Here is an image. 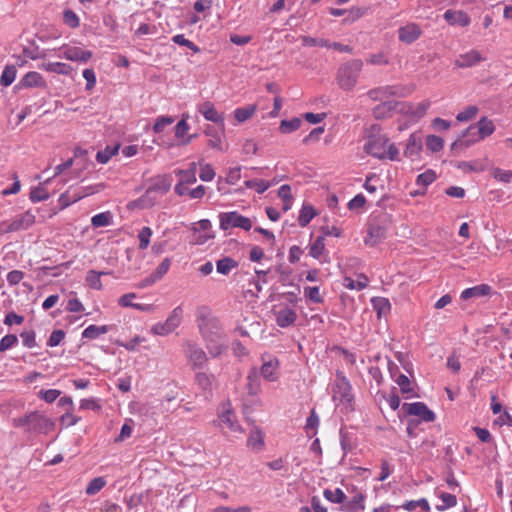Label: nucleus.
I'll return each instance as SVG.
<instances>
[{
	"label": "nucleus",
	"instance_id": "obj_1",
	"mask_svg": "<svg viewBox=\"0 0 512 512\" xmlns=\"http://www.w3.org/2000/svg\"><path fill=\"white\" fill-rule=\"evenodd\" d=\"M196 323L205 347L212 358L221 356L228 350V338L220 320L207 306L196 310Z\"/></svg>",
	"mask_w": 512,
	"mask_h": 512
},
{
	"label": "nucleus",
	"instance_id": "obj_2",
	"mask_svg": "<svg viewBox=\"0 0 512 512\" xmlns=\"http://www.w3.org/2000/svg\"><path fill=\"white\" fill-rule=\"evenodd\" d=\"M12 424L16 428H23L29 435L47 434L55 428V422L39 411L14 418Z\"/></svg>",
	"mask_w": 512,
	"mask_h": 512
},
{
	"label": "nucleus",
	"instance_id": "obj_3",
	"mask_svg": "<svg viewBox=\"0 0 512 512\" xmlns=\"http://www.w3.org/2000/svg\"><path fill=\"white\" fill-rule=\"evenodd\" d=\"M495 131V125L492 120L487 117H482L477 125L469 126L463 133L462 138L454 141L451 148L454 149L458 146L468 147L484 138L492 135Z\"/></svg>",
	"mask_w": 512,
	"mask_h": 512
},
{
	"label": "nucleus",
	"instance_id": "obj_4",
	"mask_svg": "<svg viewBox=\"0 0 512 512\" xmlns=\"http://www.w3.org/2000/svg\"><path fill=\"white\" fill-rule=\"evenodd\" d=\"M363 63L359 59L348 61L341 65L337 73V81L341 89L349 91L357 84Z\"/></svg>",
	"mask_w": 512,
	"mask_h": 512
},
{
	"label": "nucleus",
	"instance_id": "obj_5",
	"mask_svg": "<svg viewBox=\"0 0 512 512\" xmlns=\"http://www.w3.org/2000/svg\"><path fill=\"white\" fill-rule=\"evenodd\" d=\"M35 223V215L30 211L16 215L14 218L0 223L1 233H11L29 229Z\"/></svg>",
	"mask_w": 512,
	"mask_h": 512
},
{
	"label": "nucleus",
	"instance_id": "obj_6",
	"mask_svg": "<svg viewBox=\"0 0 512 512\" xmlns=\"http://www.w3.org/2000/svg\"><path fill=\"white\" fill-rule=\"evenodd\" d=\"M219 218L220 228L222 230L241 228L245 231H249L252 228V221L248 217L239 214L237 211L221 213Z\"/></svg>",
	"mask_w": 512,
	"mask_h": 512
},
{
	"label": "nucleus",
	"instance_id": "obj_7",
	"mask_svg": "<svg viewBox=\"0 0 512 512\" xmlns=\"http://www.w3.org/2000/svg\"><path fill=\"white\" fill-rule=\"evenodd\" d=\"M184 354L192 369H200L208 361L206 352L195 342L186 341L183 345Z\"/></svg>",
	"mask_w": 512,
	"mask_h": 512
},
{
	"label": "nucleus",
	"instance_id": "obj_8",
	"mask_svg": "<svg viewBox=\"0 0 512 512\" xmlns=\"http://www.w3.org/2000/svg\"><path fill=\"white\" fill-rule=\"evenodd\" d=\"M204 134L208 138V147L220 152H224L227 150L228 145L225 143V125H220L219 128L207 125L206 128L204 129Z\"/></svg>",
	"mask_w": 512,
	"mask_h": 512
},
{
	"label": "nucleus",
	"instance_id": "obj_9",
	"mask_svg": "<svg viewBox=\"0 0 512 512\" xmlns=\"http://www.w3.org/2000/svg\"><path fill=\"white\" fill-rule=\"evenodd\" d=\"M59 51L61 53L60 57H63L69 61H76L80 63L88 62L93 56V52L90 50H83L80 47L71 46L68 44L62 45L59 48Z\"/></svg>",
	"mask_w": 512,
	"mask_h": 512
},
{
	"label": "nucleus",
	"instance_id": "obj_10",
	"mask_svg": "<svg viewBox=\"0 0 512 512\" xmlns=\"http://www.w3.org/2000/svg\"><path fill=\"white\" fill-rule=\"evenodd\" d=\"M333 399L341 403H349L352 400L351 385L348 379L341 373L337 374L333 386Z\"/></svg>",
	"mask_w": 512,
	"mask_h": 512
},
{
	"label": "nucleus",
	"instance_id": "obj_11",
	"mask_svg": "<svg viewBox=\"0 0 512 512\" xmlns=\"http://www.w3.org/2000/svg\"><path fill=\"white\" fill-rule=\"evenodd\" d=\"M402 409L408 415L417 416L421 421L433 422L435 413L423 402L404 403Z\"/></svg>",
	"mask_w": 512,
	"mask_h": 512
},
{
	"label": "nucleus",
	"instance_id": "obj_12",
	"mask_svg": "<svg viewBox=\"0 0 512 512\" xmlns=\"http://www.w3.org/2000/svg\"><path fill=\"white\" fill-rule=\"evenodd\" d=\"M347 491L352 494L350 498L345 500L342 510L346 512H360L365 509L366 495L359 491L356 486L347 488Z\"/></svg>",
	"mask_w": 512,
	"mask_h": 512
},
{
	"label": "nucleus",
	"instance_id": "obj_13",
	"mask_svg": "<svg viewBox=\"0 0 512 512\" xmlns=\"http://www.w3.org/2000/svg\"><path fill=\"white\" fill-rule=\"evenodd\" d=\"M387 143L388 139L383 135L369 136L364 149L367 154L379 159H383L386 157Z\"/></svg>",
	"mask_w": 512,
	"mask_h": 512
},
{
	"label": "nucleus",
	"instance_id": "obj_14",
	"mask_svg": "<svg viewBox=\"0 0 512 512\" xmlns=\"http://www.w3.org/2000/svg\"><path fill=\"white\" fill-rule=\"evenodd\" d=\"M262 365L259 371V375L265 379L266 381L273 382L278 379L279 373V361L277 358L268 355V356H262Z\"/></svg>",
	"mask_w": 512,
	"mask_h": 512
},
{
	"label": "nucleus",
	"instance_id": "obj_15",
	"mask_svg": "<svg viewBox=\"0 0 512 512\" xmlns=\"http://www.w3.org/2000/svg\"><path fill=\"white\" fill-rule=\"evenodd\" d=\"M219 420L221 423L225 424L231 432H243V429L237 422L236 415L232 410L231 404L229 402L222 404L221 411L219 413Z\"/></svg>",
	"mask_w": 512,
	"mask_h": 512
},
{
	"label": "nucleus",
	"instance_id": "obj_16",
	"mask_svg": "<svg viewBox=\"0 0 512 512\" xmlns=\"http://www.w3.org/2000/svg\"><path fill=\"white\" fill-rule=\"evenodd\" d=\"M387 235V229L385 226L378 223H370L367 235L364 238V242L368 246H376L381 243Z\"/></svg>",
	"mask_w": 512,
	"mask_h": 512
},
{
	"label": "nucleus",
	"instance_id": "obj_17",
	"mask_svg": "<svg viewBox=\"0 0 512 512\" xmlns=\"http://www.w3.org/2000/svg\"><path fill=\"white\" fill-rule=\"evenodd\" d=\"M198 111L207 121L224 126V114L219 112L212 102L205 101L199 104Z\"/></svg>",
	"mask_w": 512,
	"mask_h": 512
},
{
	"label": "nucleus",
	"instance_id": "obj_18",
	"mask_svg": "<svg viewBox=\"0 0 512 512\" xmlns=\"http://www.w3.org/2000/svg\"><path fill=\"white\" fill-rule=\"evenodd\" d=\"M422 35L420 26L416 23H408L398 29V39L405 44H412Z\"/></svg>",
	"mask_w": 512,
	"mask_h": 512
},
{
	"label": "nucleus",
	"instance_id": "obj_19",
	"mask_svg": "<svg viewBox=\"0 0 512 512\" xmlns=\"http://www.w3.org/2000/svg\"><path fill=\"white\" fill-rule=\"evenodd\" d=\"M484 60L485 58L482 56V54L479 51L473 49L466 53L460 54L454 61V64L457 68H470Z\"/></svg>",
	"mask_w": 512,
	"mask_h": 512
},
{
	"label": "nucleus",
	"instance_id": "obj_20",
	"mask_svg": "<svg viewBox=\"0 0 512 512\" xmlns=\"http://www.w3.org/2000/svg\"><path fill=\"white\" fill-rule=\"evenodd\" d=\"M492 293V288L488 284H480L474 287L467 288L462 291L461 299L468 300L471 298H480L484 296H489Z\"/></svg>",
	"mask_w": 512,
	"mask_h": 512
},
{
	"label": "nucleus",
	"instance_id": "obj_21",
	"mask_svg": "<svg viewBox=\"0 0 512 512\" xmlns=\"http://www.w3.org/2000/svg\"><path fill=\"white\" fill-rule=\"evenodd\" d=\"M444 19L452 25H460L462 27H466L470 24L469 16L460 10H447L444 13Z\"/></svg>",
	"mask_w": 512,
	"mask_h": 512
},
{
	"label": "nucleus",
	"instance_id": "obj_22",
	"mask_svg": "<svg viewBox=\"0 0 512 512\" xmlns=\"http://www.w3.org/2000/svg\"><path fill=\"white\" fill-rule=\"evenodd\" d=\"M384 90L387 98L392 96L407 97L413 93V91L415 90V86L403 84L387 85L384 86Z\"/></svg>",
	"mask_w": 512,
	"mask_h": 512
},
{
	"label": "nucleus",
	"instance_id": "obj_23",
	"mask_svg": "<svg viewBox=\"0 0 512 512\" xmlns=\"http://www.w3.org/2000/svg\"><path fill=\"white\" fill-rule=\"evenodd\" d=\"M399 103L396 101H383L373 108V116L376 119H385L391 116L392 111Z\"/></svg>",
	"mask_w": 512,
	"mask_h": 512
},
{
	"label": "nucleus",
	"instance_id": "obj_24",
	"mask_svg": "<svg viewBox=\"0 0 512 512\" xmlns=\"http://www.w3.org/2000/svg\"><path fill=\"white\" fill-rule=\"evenodd\" d=\"M214 381L215 377L213 374H208L206 372H198L195 375V382L204 393L211 394Z\"/></svg>",
	"mask_w": 512,
	"mask_h": 512
},
{
	"label": "nucleus",
	"instance_id": "obj_25",
	"mask_svg": "<svg viewBox=\"0 0 512 512\" xmlns=\"http://www.w3.org/2000/svg\"><path fill=\"white\" fill-rule=\"evenodd\" d=\"M20 85L22 87H45L46 82L42 75L38 72L31 71L28 72L20 81Z\"/></svg>",
	"mask_w": 512,
	"mask_h": 512
},
{
	"label": "nucleus",
	"instance_id": "obj_26",
	"mask_svg": "<svg viewBox=\"0 0 512 512\" xmlns=\"http://www.w3.org/2000/svg\"><path fill=\"white\" fill-rule=\"evenodd\" d=\"M297 319L296 312L291 308H284L277 313L276 323L278 326L285 328L292 324Z\"/></svg>",
	"mask_w": 512,
	"mask_h": 512
},
{
	"label": "nucleus",
	"instance_id": "obj_27",
	"mask_svg": "<svg viewBox=\"0 0 512 512\" xmlns=\"http://www.w3.org/2000/svg\"><path fill=\"white\" fill-rule=\"evenodd\" d=\"M260 375L257 367H253L249 370L247 375V389L250 395H256L260 391Z\"/></svg>",
	"mask_w": 512,
	"mask_h": 512
},
{
	"label": "nucleus",
	"instance_id": "obj_28",
	"mask_svg": "<svg viewBox=\"0 0 512 512\" xmlns=\"http://www.w3.org/2000/svg\"><path fill=\"white\" fill-rule=\"evenodd\" d=\"M42 69L59 75H70L73 71L72 66L63 62H48L42 64Z\"/></svg>",
	"mask_w": 512,
	"mask_h": 512
},
{
	"label": "nucleus",
	"instance_id": "obj_29",
	"mask_svg": "<svg viewBox=\"0 0 512 512\" xmlns=\"http://www.w3.org/2000/svg\"><path fill=\"white\" fill-rule=\"evenodd\" d=\"M368 282V278L361 274L357 280H354L351 277H344L343 286L350 290L361 291L368 286Z\"/></svg>",
	"mask_w": 512,
	"mask_h": 512
},
{
	"label": "nucleus",
	"instance_id": "obj_30",
	"mask_svg": "<svg viewBox=\"0 0 512 512\" xmlns=\"http://www.w3.org/2000/svg\"><path fill=\"white\" fill-rule=\"evenodd\" d=\"M110 330H111V326H109V325H102V326L89 325L82 332V338L89 339V340L96 339L100 335L108 333Z\"/></svg>",
	"mask_w": 512,
	"mask_h": 512
},
{
	"label": "nucleus",
	"instance_id": "obj_31",
	"mask_svg": "<svg viewBox=\"0 0 512 512\" xmlns=\"http://www.w3.org/2000/svg\"><path fill=\"white\" fill-rule=\"evenodd\" d=\"M247 444L249 447L256 451L262 450L264 446V439L261 430L257 427L253 428L249 434Z\"/></svg>",
	"mask_w": 512,
	"mask_h": 512
},
{
	"label": "nucleus",
	"instance_id": "obj_32",
	"mask_svg": "<svg viewBox=\"0 0 512 512\" xmlns=\"http://www.w3.org/2000/svg\"><path fill=\"white\" fill-rule=\"evenodd\" d=\"M256 110L257 106L255 104H249L244 107H239L235 109L234 117L239 123H242L251 118Z\"/></svg>",
	"mask_w": 512,
	"mask_h": 512
},
{
	"label": "nucleus",
	"instance_id": "obj_33",
	"mask_svg": "<svg viewBox=\"0 0 512 512\" xmlns=\"http://www.w3.org/2000/svg\"><path fill=\"white\" fill-rule=\"evenodd\" d=\"M323 496L326 500L335 504H344L347 499L346 494L340 488H336L335 490L325 489Z\"/></svg>",
	"mask_w": 512,
	"mask_h": 512
},
{
	"label": "nucleus",
	"instance_id": "obj_34",
	"mask_svg": "<svg viewBox=\"0 0 512 512\" xmlns=\"http://www.w3.org/2000/svg\"><path fill=\"white\" fill-rule=\"evenodd\" d=\"M421 141L415 135H411L408 139L404 154L407 157L414 158L418 156L421 150Z\"/></svg>",
	"mask_w": 512,
	"mask_h": 512
},
{
	"label": "nucleus",
	"instance_id": "obj_35",
	"mask_svg": "<svg viewBox=\"0 0 512 512\" xmlns=\"http://www.w3.org/2000/svg\"><path fill=\"white\" fill-rule=\"evenodd\" d=\"M372 305L377 312L378 318L385 316L391 309L390 302L384 297H375L372 299Z\"/></svg>",
	"mask_w": 512,
	"mask_h": 512
},
{
	"label": "nucleus",
	"instance_id": "obj_36",
	"mask_svg": "<svg viewBox=\"0 0 512 512\" xmlns=\"http://www.w3.org/2000/svg\"><path fill=\"white\" fill-rule=\"evenodd\" d=\"M237 265V262L231 257H224L216 262V270L220 274L228 275Z\"/></svg>",
	"mask_w": 512,
	"mask_h": 512
},
{
	"label": "nucleus",
	"instance_id": "obj_37",
	"mask_svg": "<svg viewBox=\"0 0 512 512\" xmlns=\"http://www.w3.org/2000/svg\"><path fill=\"white\" fill-rule=\"evenodd\" d=\"M113 216L111 212L106 211L99 214L94 215L91 218V225L95 228L106 227L112 223Z\"/></svg>",
	"mask_w": 512,
	"mask_h": 512
},
{
	"label": "nucleus",
	"instance_id": "obj_38",
	"mask_svg": "<svg viewBox=\"0 0 512 512\" xmlns=\"http://www.w3.org/2000/svg\"><path fill=\"white\" fill-rule=\"evenodd\" d=\"M16 74V67L14 65H7L1 74L0 84L4 87L10 86L16 78Z\"/></svg>",
	"mask_w": 512,
	"mask_h": 512
},
{
	"label": "nucleus",
	"instance_id": "obj_39",
	"mask_svg": "<svg viewBox=\"0 0 512 512\" xmlns=\"http://www.w3.org/2000/svg\"><path fill=\"white\" fill-rule=\"evenodd\" d=\"M301 123L302 121L298 117H294L290 120H282L279 125V130L283 134H288L299 129Z\"/></svg>",
	"mask_w": 512,
	"mask_h": 512
},
{
	"label": "nucleus",
	"instance_id": "obj_40",
	"mask_svg": "<svg viewBox=\"0 0 512 512\" xmlns=\"http://www.w3.org/2000/svg\"><path fill=\"white\" fill-rule=\"evenodd\" d=\"M183 317V310L180 306L175 307L170 315L167 317L166 324L174 331L181 324Z\"/></svg>",
	"mask_w": 512,
	"mask_h": 512
},
{
	"label": "nucleus",
	"instance_id": "obj_41",
	"mask_svg": "<svg viewBox=\"0 0 512 512\" xmlns=\"http://www.w3.org/2000/svg\"><path fill=\"white\" fill-rule=\"evenodd\" d=\"M325 249L324 236H318L315 241L310 245L309 254L315 259H319Z\"/></svg>",
	"mask_w": 512,
	"mask_h": 512
},
{
	"label": "nucleus",
	"instance_id": "obj_42",
	"mask_svg": "<svg viewBox=\"0 0 512 512\" xmlns=\"http://www.w3.org/2000/svg\"><path fill=\"white\" fill-rule=\"evenodd\" d=\"M245 187L255 189L258 194L264 193L269 187L270 183L263 179H251L244 182Z\"/></svg>",
	"mask_w": 512,
	"mask_h": 512
},
{
	"label": "nucleus",
	"instance_id": "obj_43",
	"mask_svg": "<svg viewBox=\"0 0 512 512\" xmlns=\"http://www.w3.org/2000/svg\"><path fill=\"white\" fill-rule=\"evenodd\" d=\"M315 215L316 213L311 206H303L298 217L299 225L301 227L307 226Z\"/></svg>",
	"mask_w": 512,
	"mask_h": 512
},
{
	"label": "nucleus",
	"instance_id": "obj_44",
	"mask_svg": "<svg viewBox=\"0 0 512 512\" xmlns=\"http://www.w3.org/2000/svg\"><path fill=\"white\" fill-rule=\"evenodd\" d=\"M101 273L96 270H89L86 274V282L88 286L95 290L102 289Z\"/></svg>",
	"mask_w": 512,
	"mask_h": 512
},
{
	"label": "nucleus",
	"instance_id": "obj_45",
	"mask_svg": "<svg viewBox=\"0 0 512 512\" xmlns=\"http://www.w3.org/2000/svg\"><path fill=\"white\" fill-rule=\"evenodd\" d=\"M106 485V480L103 477L93 478L86 487L87 495H95L97 494L104 486Z\"/></svg>",
	"mask_w": 512,
	"mask_h": 512
},
{
	"label": "nucleus",
	"instance_id": "obj_46",
	"mask_svg": "<svg viewBox=\"0 0 512 512\" xmlns=\"http://www.w3.org/2000/svg\"><path fill=\"white\" fill-rule=\"evenodd\" d=\"M366 12V9L360 7H351L346 9L345 18L343 19L344 24L353 23L361 18Z\"/></svg>",
	"mask_w": 512,
	"mask_h": 512
},
{
	"label": "nucleus",
	"instance_id": "obj_47",
	"mask_svg": "<svg viewBox=\"0 0 512 512\" xmlns=\"http://www.w3.org/2000/svg\"><path fill=\"white\" fill-rule=\"evenodd\" d=\"M444 140L436 135H429L426 138V147L431 152H438L443 149Z\"/></svg>",
	"mask_w": 512,
	"mask_h": 512
},
{
	"label": "nucleus",
	"instance_id": "obj_48",
	"mask_svg": "<svg viewBox=\"0 0 512 512\" xmlns=\"http://www.w3.org/2000/svg\"><path fill=\"white\" fill-rule=\"evenodd\" d=\"M436 178V173L433 170L428 169L417 176L416 184L427 187L428 185L433 183L436 180Z\"/></svg>",
	"mask_w": 512,
	"mask_h": 512
},
{
	"label": "nucleus",
	"instance_id": "obj_49",
	"mask_svg": "<svg viewBox=\"0 0 512 512\" xmlns=\"http://www.w3.org/2000/svg\"><path fill=\"white\" fill-rule=\"evenodd\" d=\"M175 121V118L172 117V116H159L156 121H155V124L153 126V131L155 133H161L164 131V129L173 124Z\"/></svg>",
	"mask_w": 512,
	"mask_h": 512
},
{
	"label": "nucleus",
	"instance_id": "obj_50",
	"mask_svg": "<svg viewBox=\"0 0 512 512\" xmlns=\"http://www.w3.org/2000/svg\"><path fill=\"white\" fill-rule=\"evenodd\" d=\"M302 45L303 46H320V47H330V41L323 39V38H313L310 36H302L301 37Z\"/></svg>",
	"mask_w": 512,
	"mask_h": 512
},
{
	"label": "nucleus",
	"instance_id": "obj_51",
	"mask_svg": "<svg viewBox=\"0 0 512 512\" xmlns=\"http://www.w3.org/2000/svg\"><path fill=\"white\" fill-rule=\"evenodd\" d=\"M340 445L344 455L350 452L354 447L352 436L343 429L340 430Z\"/></svg>",
	"mask_w": 512,
	"mask_h": 512
},
{
	"label": "nucleus",
	"instance_id": "obj_52",
	"mask_svg": "<svg viewBox=\"0 0 512 512\" xmlns=\"http://www.w3.org/2000/svg\"><path fill=\"white\" fill-rule=\"evenodd\" d=\"M494 179L502 183H510L512 181V171L493 168L491 172Z\"/></svg>",
	"mask_w": 512,
	"mask_h": 512
},
{
	"label": "nucleus",
	"instance_id": "obj_53",
	"mask_svg": "<svg viewBox=\"0 0 512 512\" xmlns=\"http://www.w3.org/2000/svg\"><path fill=\"white\" fill-rule=\"evenodd\" d=\"M175 174H176V176L179 177L178 183H180V184L189 185V184H194L197 181L196 175H194V172H189L187 170L178 169V170H175Z\"/></svg>",
	"mask_w": 512,
	"mask_h": 512
},
{
	"label": "nucleus",
	"instance_id": "obj_54",
	"mask_svg": "<svg viewBox=\"0 0 512 512\" xmlns=\"http://www.w3.org/2000/svg\"><path fill=\"white\" fill-rule=\"evenodd\" d=\"M151 236H152L151 228L143 227L140 230V232L138 234V239H139V248L141 250H145L149 246Z\"/></svg>",
	"mask_w": 512,
	"mask_h": 512
},
{
	"label": "nucleus",
	"instance_id": "obj_55",
	"mask_svg": "<svg viewBox=\"0 0 512 512\" xmlns=\"http://www.w3.org/2000/svg\"><path fill=\"white\" fill-rule=\"evenodd\" d=\"M172 41L180 46H185L192 50L194 53H199L200 48L196 46L192 41L186 39L183 34H177L172 37Z\"/></svg>",
	"mask_w": 512,
	"mask_h": 512
},
{
	"label": "nucleus",
	"instance_id": "obj_56",
	"mask_svg": "<svg viewBox=\"0 0 512 512\" xmlns=\"http://www.w3.org/2000/svg\"><path fill=\"white\" fill-rule=\"evenodd\" d=\"M48 198H49V193L42 186L35 187L30 192V200L33 203L40 202V201H45Z\"/></svg>",
	"mask_w": 512,
	"mask_h": 512
},
{
	"label": "nucleus",
	"instance_id": "obj_57",
	"mask_svg": "<svg viewBox=\"0 0 512 512\" xmlns=\"http://www.w3.org/2000/svg\"><path fill=\"white\" fill-rule=\"evenodd\" d=\"M63 21L71 28H77L80 24L79 17L74 11L70 9H67L63 12Z\"/></svg>",
	"mask_w": 512,
	"mask_h": 512
},
{
	"label": "nucleus",
	"instance_id": "obj_58",
	"mask_svg": "<svg viewBox=\"0 0 512 512\" xmlns=\"http://www.w3.org/2000/svg\"><path fill=\"white\" fill-rule=\"evenodd\" d=\"M60 394L61 391L57 389L40 390L38 392V397L47 403H53Z\"/></svg>",
	"mask_w": 512,
	"mask_h": 512
},
{
	"label": "nucleus",
	"instance_id": "obj_59",
	"mask_svg": "<svg viewBox=\"0 0 512 512\" xmlns=\"http://www.w3.org/2000/svg\"><path fill=\"white\" fill-rule=\"evenodd\" d=\"M189 116L187 114L182 115V119L175 126V136L182 138L189 130L190 126L187 122Z\"/></svg>",
	"mask_w": 512,
	"mask_h": 512
},
{
	"label": "nucleus",
	"instance_id": "obj_60",
	"mask_svg": "<svg viewBox=\"0 0 512 512\" xmlns=\"http://www.w3.org/2000/svg\"><path fill=\"white\" fill-rule=\"evenodd\" d=\"M171 266V260L169 258L163 259V261L157 266L155 271L152 273L153 277L159 281L169 270Z\"/></svg>",
	"mask_w": 512,
	"mask_h": 512
},
{
	"label": "nucleus",
	"instance_id": "obj_61",
	"mask_svg": "<svg viewBox=\"0 0 512 512\" xmlns=\"http://www.w3.org/2000/svg\"><path fill=\"white\" fill-rule=\"evenodd\" d=\"M478 113V108L476 106H468L463 111L459 112L456 116V119L459 122L468 121L476 116Z\"/></svg>",
	"mask_w": 512,
	"mask_h": 512
},
{
	"label": "nucleus",
	"instance_id": "obj_62",
	"mask_svg": "<svg viewBox=\"0 0 512 512\" xmlns=\"http://www.w3.org/2000/svg\"><path fill=\"white\" fill-rule=\"evenodd\" d=\"M83 198V195L74 193L73 195H70V192L67 191L65 193H62L59 197V203L62 207H67L72 203H75L76 201Z\"/></svg>",
	"mask_w": 512,
	"mask_h": 512
},
{
	"label": "nucleus",
	"instance_id": "obj_63",
	"mask_svg": "<svg viewBox=\"0 0 512 512\" xmlns=\"http://www.w3.org/2000/svg\"><path fill=\"white\" fill-rule=\"evenodd\" d=\"M304 294L313 303H322L323 302V297L320 294V290H319L318 286L306 287L304 289Z\"/></svg>",
	"mask_w": 512,
	"mask_h": 512
},
{
	"label": "nucleus",
	"instance_id": "obj_64",
	"mask_svg": "<svg viewBox=\"0 0 512 512\" xmlns=\"http://www.w3.org/2000/svg\"><path fill=\"white\" fill-rule=\"evenodd\" d=\"M18 343V338L14 334L4 336L0 341V352H4Z\"/></svg>",
	"mask_w": 512,
	"mask_h": 512
}]
</instances>
